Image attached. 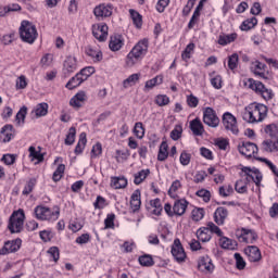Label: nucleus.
I'll return each instance as SVG.
<instances>
[{
  "label": "nucleus",
  "instance_id": "49530a36",
  "mask_svg": "<svg viewBox=\"0 0 278 278\" xmlns=\"http://www.w3.org/2000/svg\"><path fill=\"white\" fill-rule=\"evenodd\" d=\"M194 47H195L194 43L191 42L185 48V50L181 53V58L184 62H188V60L192 58V53H194Z\"/></svg>",
  "mask_w": 278,
  "mask_h": 278
},
{
  "label": "nucleus",
  "instance_id": "6e6d98bb",
  "mask_svg": "<svg viewBox=\"0 0 278 278\" xmlns=\"http://www.w3.org/2000/svg\"><path fill=\"white\" fill-rule=\"evenodd\" d=\"M25 116H27V106H22L15 116L17 125H23L25 123Z\"/></svg>",
  "mask_w": 278,
  "mask_h": 278
},
{
  "label": "nucleus",
  "instance_id": "c756f323",
  "mask_svg": "<svg viewBox=\"0 0 278 278\" xmlns=\"http://www.w3.org/2000/svg\"><path fill=\"white\" fill-rule=\"evenodd\" d=\"M40 147H38V150H36V147L30 146L28 148V152H29V157L31 159V162H34V160H37V164H40V162H45V154H42Z\"/></svg>",
  "mask_w": 278,
  "mask_h": 278
},
{
  "label": "nucleus",
  "instance_id": "72a5a7b5",
  "mask_svg": "<svg viewBox=\"0 0 278 278\" xmlns=\"http://www.w3.org/2000/svg\"><path fill=\"white\" fill-rule=\"evenodd\" d=\"M219 247H222V249H227L228 251H233V249L238 247V243L235 240L222 236L219 239Z\"/></svg>",
  "mask_w": 278,
  "mask_h": 278
},
{
  "label": "nucleus",
  "instance_id": "603ef678",
  "mask_svg": "<svg viewBox=\"0 0 278 278\" xmlns=\"http://www.w3.org/2000/svg\"><path fill=\"white\" fill-rule=\"evenodd\" d=\"M134 134L136 138H139V140L144 138V126L142 125V122H137L135 124Z\"/></svg>",
  "mask_w": 278,
  "mask_h": 278
},
{
  "label": "nucleus",
  "instance_id": "b1692460",
  "mask_svg": "<svg viewBox=\"0 0 278 278\" xmlns=\"http://www.w3.org/2000/svg\"><path fill=\"white\" fill-rule=\"evenodd\" d=\"M140 197H141L140 189L135 190L130 197V207L135 213L138 212L140 210V206L142 205V201L140 200Z\"/></svg>",
  "mask_w": 278,
  "mask_h": 278
},
{
  "label": "nucleus",
  "instance_id": "f8f14e48",
  "mask_svg": "<svg viewBox=\"0 0 278 278\" xmlns=\"http://www.w3.org/2000/svg\"><path fill=\"white\" fill-rule=\"evenodd\" d=\"M172 255L179 264H181V262H186V251L184 250V245H181V241L179 239L174 240L172 245Z\"/></svg>",
  "mask_w": 278,
  "mask_h": 278
},
{
  "label": "nucleus",
  "instance_id": "a19ab883",
  "mask_svg": "<svg viewBox=\"0 0 278 278\" xmlns=\"http://www.w3.org/2000/svg\"><path fill=\"white\" fill-rule=\"evenodd\" d=\"M257 25V17H251L242 22L240 29L241 31H249Z\"/></svg>",
  "mask_w": 278,
  "mask_h": 278
},
{
  "label": "nucleus",
  "instance_id": "2eb2a0df",
  "mask_svg": "<svg viewBox=\"0 0 278 278\" xmlns=\"http://www.w3.org/2000/svg\"><path fill=\"white\" fill-rule=\"evenodd\" d=\"M242 173L247 176L249 181H254L255 186H260L262 184V173H260V169L257 168H251V167H242Z\"/></svg>",
  "mask_w": 278,
  "mask_h": 278
},
{
  "label": "nucleus",
  "instance_id": "473e14b6",
  "mask_svg": "<svg viewBox=\"0 0 278 278\" xmlns=\"http://www.w3.org/2000/svg\"><path fill=\"white\" fill-rule=\"evenodd\" d=\"M266 139L278 140V126L277 124H269L265 127Z\"/></svg>",
  "mask_w": 278,
  "mask_h": 278
},
{
  "label": "nucleus",
  "instance_id": "e2e57ef3",
  "mask_svg": "<svg viewBox=\"0 0 278 278\" xmlns=\"http://www.w3.org/2000/svg\"><path fill=\"white\" fill-rule=\"evenodd\" d=\"M191 214L192 220L199 223V220H203V217L205 216V211L203 208H194Z\"/></svg>",
  "mask_w": 278,
  "mask_h": 278
},
{
  "label": "nucleus",
  "instance_id": "7c9ffc66",
  "mask_svg": "<svg viewBox=\"0 0 278 278\" xmlns=\"http://www.w3.org/2000/svg\"><path fill=\"white\" fill-rule=\"evenodd\" d=\"M83 81H85L84 78L80 76L79 73H77L67 81L65 88H67V90H75V88H79V86H81Z\"/></svg>",
  "mask_w": 278,
  "mask_h": 278
},
{
  "label": "nucleus",
  "instance_id": "f03ea898",
  "mask_svg": "<svg viewBox=\"0 0 278 278\" xmlns=\"http://www.w3.org/2000/svg\"><path fill=\"white\" fill-rule=\"evenodd\" d=\"M148 52H149V40L148 39L139 40L126 56L125 64L127 68H132V66H136V64L142 62L144 55H147Z\"/></svg>",
  "mask_w": 278,
  "mask_h": 278
},
{
  "label": "nucleus",
  "instance_id": "6e6552de",
  "mask_svg": "<svg viewBox=\"0 0 278 278\" xmlns=\"http://www.w3.org/2000/svg\"><path fill=\"white\" fill-rule=\"evenodd\" d=\"M203 123L207 125V127L216 128L220 125V118L216 114V111L213 108H204L203 109Z\"/></svg>",
  "mask_w": 278,
  "mask_h": 278
},
{
  "label": "nucleus",
  "instance_id": "5fc2aeb1",
  "mask_svg": "<svg viewBox=\"0 0 278 278\" xmlns=\"http://www.w3.org/2000/svg\"><path fill=\"white\" fill-rule=\"evenodd\" d=\"M240 58L238 56V53H233L230 56H228V68L230 71H236L238 68V62Z\"/></svg>",
  "mask_w": 278,
  "mask_h": 278
},
{
  "label": "nucleus",
  "instance_id": "20e7f679",
  "mask_svg": "<svg viewBox=\"0 0 278 278\" xmlns=\"http://www.w3.org/2000/svg\"><path fill=\"white\" fill-rule=\"evenodd\" d=\"M189 202L186 199H179L174 202V205L170 203H166L164 205V212L173 218V216H184L186 214V210H188Z\"/></svg>",
  "mask_w": 278,
  "mask_h": 278
},
{
  "label": "nucleus",
  "instance_id": "0eeeda50",
  "mask_svg": "<svg viewBox=\"0 0 278 278\" xmlns=\"http://www.w3.org/2000/svg\"><path fill=\"white\" fill-rule=\"evenodd\" d=\"M222 123L226 131H230L233 134V136H238V134H240V129L238 128V119L230 112L223 114Z\"/></svg>",
  "mask_w": 278,
  "mask_h": 278
},
{
  "label": "nucleus",
  "instance_id": "f3484780",
  "mask_svg": "<svg viewBox=\"0 0 278 278\" xmlns=\"http://www.w3.org/2000/svg\"><path fill=\"white\" fill-rule=\"evenodd\" d=\"M263 153H278V139H265L261 143Z\"/></svg>",
  "mask_w": 278,
  "mask_h": 278
},
{
  "label": "nucleus",
  "instance_id": "37998d69",
  "mask_svg": "<svg viewBox=\"0 0 278 278\" xmlns=\"http://www.w3.org/2000/svg\"><path fill=\"white\" fill-rule=\"evenodd\" d=\"M167 157H168V144L165 141H163L159 150L157 160L159 162H164Z\"/></svg>",
  "mask_w": 278,
  "mask_h": 278
},
{
  "label": "nucleus",
  "instance_id": "7ed1b4c3",
  "mask_svg": "<svg viewBox=\"0 0 278 278\" xmlns=\"http://www.w3.org/2000/svg\"><path fill=\"white\" fill-rule=\"evenodd\" d=\"M20 38H22L23 42L34 45V42H36V38H38L36 25L29 21H22L20 26Z\"/></svg>",
  "mask_w": 278,
  "mask_h": 278
},
{
  "label": "nucleus",
  "instance_id": "1a4fd4ad",
  "mask_svg": "<svg viewBox=\"0 0 278 278\" xmlns=\"http://www.w3.org/2000/svg\"><path fill=\"white\" fill-rule=\"evenodd\" d=\"M238 151L241 153V155H244L248 159L254 157V160H257L260 157L257 156L260 148H257V144L251 141H243L242 144H239Z\"/></svg>",
  "mask_w": 278,
  "mask_h": 278
},
{
  "label": "nucleus",
  "instance_id": "bf43d9fd",
  "mask_svg": "<svg viewBox=\"0 0 278 278\" xmlns=\"http://www.w3.org/2000/svg\"><path fill=\"white\" fill-rule=\"evenodd\" d=\"M36 178H30L29 181L25 185L22 194H31V192L34 191V188H36Z\"/></svg>",
  "mask_w": 278,
  "mask_h": 278
},
{
  "label": "nucleus",
  "instance_id": "6ab92c4d",
  "mask_svg": "<svg viewBox=\"0 0 278 278\" xmlns=\"http://www.w3.org/2000/svg\"><path fill=\"white\" fill-rule=\"evenodd\" d=\"M14 138V126L7 124L0 130V142H10Z\"/></svg>",
  "mask_w": 278,
  "mask_h": 278
},
{
  "label": "nucleus",
  "instance_id": "864d4df0",
  "mask_svg": "<svg viewBox=\"0 0 278 278\" xmlns=\"http://www.w3.org/2000/svg\"><path fill=\"white\" fill-rule=\"evenodd\" d=\"M205 229H208L211 236L212 233H216V236H218L219 238H223V230L219 229L218 226H216V224H214L213 222H208L206 224V227H204Z\"/></svg>",
  "mask_w": 278,
  "mask_h": 278
},
{
  "label": "nucleus",
  "instance_id": "de8ad7c7",
  "mask_svg": "<svg viewBox=\"0 0 278 278\" xmlns=\"http://www.w3.org/2000/svg\"><path fill=\"white\" fill-rule=\"evenodd\" d=\"M77 135V129L75 127H71L68 129V132L66 135V138H65V144L67 147H71L73 144H75V136Z\"/></svg>",
  "mask_w": 278,
  "mask_h": 278
},
{
  "label": "nucleus",
  "instance_id": "a18cd8bd",
  "mask_svg": "<svg viewBox=\"0 0 278 278\" xmlns=\"http://www.w3.org/2000/svg\"><path fill=\"white\" fill-rule=\"evenodd\" d=\"M253 72L255 75H258V77H264L265 74L264 72L266 71V64L260 62V61H255L253 63Z\"/></svg>",
  "mask_w": 278,
  "mask_h": 278
},
{
  "label": "nucleus",
  "instance_id": "338daca9",
  "mask_svg": "<svg viewBox=\"0 0 278 278\" xmlns=\"http://www.w3.org/2000/svg\"><path fill=\"white\" fill-rule=\"evenodd\" d=\"M190 160H192V154L182 151L179 159L181 166H188V164H190Z\"/></svg>",
  "mask_w": 278,
  "mask_h": 278
},
{
  "label": "nucleus",
  "instance_id": "c9c22d12",
  "mask_svg": "<svg viewBox=\"0 0 278 278\" xmlns=\"http://www.w3.org/2000/svg\"><path fill=\"white\" fill-rule=\"evenodd\" d=\"M248 186H249V178H245V180L239 179L235 185V190L239 194H247V192L249 191Z\"/></svg>",
  "mask_w": 278,
  "mask_h": 278
},
{
  "label": "nucleus",
  "instance_id": "4be33fe9",
  "mask_svg": "<svg viewBox=\"0 0 278 278\" xmlns=\"http://www.w3.org/2000/svg\"><path fill=\"white\" fill-rule=\"evenodd\" d=\"M199 268L200 270H203L204 273H214V263H212V258L207 255L202 256L199 262Z\"/></svg>",
  "mask_w": 278,
  "mask_h": 278
},
{
  "label": "nucleus",
  "instance_id": "a878e982",
  "mask_svg": "<svg viewBox=\"0 0 278 278\" xmlns=\"http://www.w3.org/2000/svg\"><path fill=\"white\" fill-rule=\"evenodd\" d=\"M190 129L193 136H203V131H205V129L203 128V123H201V119L199 117L190 122Z\"/></svg>",
  "mask_w": 278,
  "mask_h": 278
},
{
  "label": "nucleus",
  "instance_id": "ddd939ff",
  "mask_svg": "<svg viewBox=\"0 0 278 278\" xmlns=\"http://www.w3.org/2000/svg\"><path fill=\"white\" fill-rule=\"evenodd\" d=\"M112 4H99L93 9V14L96 16V18H99V21H101V18H109V16H112Z\"/></svg>",
  "mask_w": 278,
  "mask_h": 278
},
{
  "label": "nucleus",
  "instance_id": "4468645a",
  "mask_svg": "<svg viewBox=\"0 0 278 278\" xmlns=\"http://www.w3.org/2000/svg\"><path fill=\"white\" fill-rule=\"evenodd\" d=\"M23 241L21 239H15L4 242L3 248L0 250V255H10V253H16L21 249Z\"/></svg>",
  "mask_w": 278,
  "mask_h": 278
},
{
  "label": "nucleus",
  "instance_id": "4c0bfd02",
  "mask_svg": "<svg viewBox=\"0 0 278 278\" xmlns=\"http://www.w3.org/2000/svg\"><path fill=\"white\" fill-rule=\"evenodd\" d=\"M86 142H88V140L86 139V132H81L74 150V153L76 155H80V153H84V149H86Z\"/></svg>",
  "mask_w": 278,
  "mask_h": 278
},
{
  "label": "nucleus",
  "instance_id": "ea45409f",
  "mask_svg": "<svg viewBox=\"0 0 278 278\" xmlns=\"http://www.w3.org/2000/svg\"><path fill=\"white\" fill-rule=\"evenodd\" d=\"M210 77L213 88H215V90H220V88H223V76L216 75V72H213L210 74Z\"/></svg>",
  "mask_w": 278,
  "mask_h": 278
},
{
  "label": "nucleus",
  "instance_id": "9b49d317",
  "mask_svg": "<svg viewBox=\"0 0 278 278\" xmlns=\"http://www.w3.org/2000/svg\"><path fill=\"white\" fill-rule=\"evenodd\" d=\"M108 30L109 27L105 23L92 25V35L99 42H105V40H108Z\"/></svg>",
  "mask_w": 278,
  "mask_h": 278
},
{
  "label": "nucleus",
  "instance_id": "680f3d73",
  "mask_svg": "<svg viewBox=\"0 0 278 278\" xmlns=\"http://www.w3.org/2000/svg\"><path fill=\"white\" fill-rule=\"evenodd\" d=\"M179 188H181V181L175 180L168 190V194L172 199L177 197V190H179Z\"/></svg>",
  "mask_w": 278,
  "mask_h": 278
},
{
  "label": "nucleus",
  "instance_id": "3c124183",
  "mask_svg": "<svg viewBox=\"0 0 278 278\" xmlns=\"http://www.w3.org/2000/svg\"><path fill=\"white\" fill-rule=\"evenodd\" d=\"M233 192V187L231 185H224L219 187L218 193L219 197H223L226 199L227 197H231V193Z\"/></svg>",
  "mask_w": 278,
  "mask_h": 278
},
{
  "label": "nucleus",
  "instance_id": "4d7b16f0",
  "mask_svg": "<svg viewBox=\"0 0 278 278\" xmlns=\"http://www.w3.org/2000/svg\"><path fill=\"white\" fill-rule=\"evenodd\" d=\"M78 75L81 76L83 81H86L88 77H91V75H94V67L92 66L84 67L83 70H80V72H78Z\"/></svg>",
  "mask_w": 278,
  "mask_h": 278
},
{
  "label": "nucleus",
  "instance_id": "e433bc0d",
  "mask_svg": "<svg viewBox=\"0 0 278 278\" xmlns=\"http://www.w3.org/2000/svg\"><path fill=\"white\" fill-rule=\"evenodd\" d=\"M34 112L37 118H40V116H47V114H49V104L47 102H41L35 106Z\"/></svg>",
  "mask_w": 278,
  "mask_h": 278
},
{
  "label": "nucleus",
  "instance_id": "69168bd1",
  "mask_svg": "<svg viewBox=\"0 0 278 278\" xmlns=\"http://www.w3.org/2000/svg\"><path fill=\"white\" fill-rule=\"evenodd\" d=\"M257 161L264 162V164H266V166H268V168L271 170V173H274V175L276 177H278V168L275 164H273V162H270V161H268V159H264V157H258Z\"/></svg>",
  "mask_w": 278,
  "mask_h": 278
},
{
  "label": "nucleus",
  "instance_id": "39448f33",
  "mask_svg": "<svg viewBox=\"0 0 278 278\" xmlns=\"http://www.w3.org/2000/svg\"><path fill=\"white\" fill-rule=\"evenodd\" d=\"M248 88L256 92V94H260L262 99L265 101H270L274 99L275 93L273 92V89L266 88L260 80H255L253 78L248 79Z\"/></svg>",
  "mask_w": 278,
  "mask_h": 278
},
{
  "label": "nucleus",
  "instance_id": "dca6fc26",
  "mask_svg": "<svg viewBox=\"0 0 278 278\" xmlns=\"http://www.w3.org/2000/svg\"><path fill=\"white\" fill-rule=\"evenodd\" d=\"M75 71H77V59L75 56H67L63 63L64 77H70Z\"/></svg>",
  "mask_w": 278,
  "mask_h": 278
},
{
  "label": "nucleus",
  "instance_id": "58836bf2",
  "mask_svg": "<svg viewBox=\"0 0 278 278\" xmlns=\"http://www.w3.org/2000/svg\"><path fill=\"white\" fill-rule=\"evenodd\" d=\"M148 175H151L150 169H141L140 172L136 173L134 175V177H135L134 185L140 186V184H142V181H144V179H147Z\"/></svg>",
  "mask_w": 278,
  "mask_h": 278
},
{
  "label": "nucleus",
  "instance_id": "a211bd4d",
  "mask_svg": "<svg viewBox=\"0 0 278 278\" xmlns=\"http://www.w3.org/2000/svg\"><path fill=\"white\" fill-rule=\"evenodd\" d=\"M244 253L249 262H260L262 260V252L256 245H249L244 249Z\"/></svg>",
  "mask_w": 278,
  "mask_h": 278
},
{
  "label": "nucleus",
  "instance_id": "2f4dec72",
  "mask_svg": "<svg viewBox=\"0 0 278 278\" xmlns=\"http://www.w3.org/2000/svg\"><path fill=\"white\" fill-rule=\"evenodd\" d=\"M197 238L200 242H210L212 240V232L208 228L201 227L197 230Z\"/></svg>",
  "mask_w": 278,
  "mask_h": 278
},
{
  "label": "nucleus",
  "instance_id": "c85d7f7f",
  "mask_svg": "<svg viewBox=\"0 0 278 278\" xmlns=\"http://www.w3.org/2000/svg\"><path fill=\"white\" fill-rule=\"evenodd\" d=\"M111 188H114V190L127 188V178L125 176L111 177Z\"/></svg>",
  "mask_w": 278,
  "mask_h": 278
},
{
  "label": "nucleus",
  "instance_id": "052dcab7",
  "mask_svg": "<svg viewBox=\"0 0 278 278\" xmlns=\"http://www.w3.org/2000/svg\"><path fill=\"white\" fill-rule=\"evenodd\" d=\"M35 215L38 220H46L47 216V206H37L35 207Z\"/></svg>",
  "mask_w": 278,
  "mask_h": 278
},
{
  "label": "nucleus",
  "instance_id": "9d476101",
  "mask_svg": "<svg viewBox=\"0 0 278 278\" xmlns=\"http://www.w3.org/2000/svg\"><path fill=\"white\" fill-rule=\"evenodd\" d=\"M239 242H245V244H254L257 241V232L252 229L242 228L236 233Z\"/></svg>",
  "mask_w": 278,
  "mask_h": 278
},
{
  "label": "nucleus",
  "instance_id": "aec40b11",
  "mask_svg": "<svg viewBox=\"0 0 278 278\" xmlns=\"http://www.w3.org/2000/svg\"><path fill=\"white\" fill-rule=\"evenodd\" d=\"M88 99V96H86V91H78L71 100L70 105L72 108H81L84 103H86V100Z\"/></svg>",
  "mask_w": 278,
  "mask_h": 278
},
{
  "label": "nucleus",
  "instance_id": "c03bdc74",
  "mask_svg": "<svg viewBox=\"0 0 278 278\" xmlns=\"http://www.w3.org/2000/svg\"><path fill=\"white\" fill-rule=\"evenodd\" d=\"M129 13L132 18L134 25L137 27V29H140V27H142V15H140V13H138L134 9H130Z\"/></svg>",
  "mask_w": 278,
  "mask_h": 278
},
{
  "label": "nucleus",
  "instance_id": "393cba45",
  "mask_svg": "<svg viewBox=\"0 0 278 278\" xmlns=\"http://www.w3.org/2000/svg\"><path fill=\"white\" fill-rule=\"evenodd\" d=\"M238 39V34L231 33V34H222L218 37V45L222 47H227V45H231V42H236Z\"/></svg>",
  "mask_w": 278,
  "mask_h": 278
},
{
  "label": "nucleus",
  "instance_id": "cd10ccee",
  "mask_svg": "<svg viewBox=\"0 0 278 278\" xmlns=\"http://www.w3.org/2000/svg\"><path fill=\"white\" fill-rule=\"evenodd\" d=\"M123 45H125L123 37L121 35H115L111 37L109 47L111 51H121V49H123Z\"/></svg>",
  "mask_w": 278,
  "mask_h": 278
},
{
  "label": "nucleus",
  "instance_id": "774afa93",
  "mask_svg": "<svg viewBox=\"0 0 278 278\" xmlns=\"http://www.w3.org/2000/svg\"><path fill=\"white\" fill-rule=\"evenodd\" d=\"M48 253H49L50 257H52L53 262H59L60 261V248L51 247L48 250Z\"/></svg>",
  "mask_w": 278,
  "mask_h": 278
},
{
  "label": "nucleus",
  "instance_id": "8fccbe9b",
  "mask_svg": "<svg viewBox=\"0 0 278 278\" xmlns=\"http://www.w3.org/2000/svg\"><path fill=\"white\" fill-rule=\"evenodd\" d=\"M46 219L45 220H58L60 218V208L51 210L46 206Z\"/></svg>",
  "mask_w": 278,
  "mask_h": 278
},
{
  "label": "nucleus",
  "instance_id": "412c9836",
  "mask_svg": "<svg viewBox=\"0 0 278 278\" xmlns=\"http://www.w3.org/2000/svg\"><path fill=\"white\" fill-rule=\"evenodd\" d=\"M227 216H229V211L225 208V206L217 207L214 213V220L216 225H225Z\"/></svg>",
  "mask_w": 278,
  "mask_h": 278
},
{
  "label": "nucleus",
  "instance_id": "f257e3e1",
  "mask_svg": "<svg viewBox=\"0 0 278 278\" xmlns=\"http://www.w3.org/2000/svg\"><path fill=\"white\" fill-rule=\"evenodd\" d=\"M268 116V106L253 102L244 108L242 118L245 123H262Z\"/></svg>",
  "mask_w": 278,
  "mask_h": 278
},
{
  "label": "nucleus",
  "instance_id": "423d86ee",
  "mask_svg": "<svg viewBox=\"0 0 278 278\" xmlns=\"http://www.w3.org/2000/svg\"><path fill=\"white\" fill-rule=\"evenodd\" d=\"M23 225H25V211L18 210L13 212L8 225L11 233H21L23 231Z\"/></svg>",
  "mask_w": 278,
  "mask_h": 278
},
{
  "label": "nucleus",
  "instance_id": "f704fd0d",
  "mask_svg": "<svg viewBox=\"0 0 278 278\" xmlns=\"http://www.w3.org/2000/svg\"><path fill=\"white\" fill-rule=\"evenodd\" d=\"M162 84H164V76L157 75L154 78L146 81L144 89L152 90V88H155V86H160Z\"/></svg>",
  "mask_w": 278,
  "mask_h": 278
},
{
  "label": "nucleus",
  "instance_id": "bb28decb",
  "mask_svg": "<svg viewBox=\"0 0 278 278\" xmlns=\"http://www.w3.org/2000/svg\"><path fill=\"white\" fill-rule=\"evenodd\" d=\"M149 205L150 206H147V210H151L152 207V214H154V216H162L164 207L162 206V200H160V198L151 200Z\"/></svg>",
  "mask_w": 278,
  "mask_h": 278
},
{
  "label": "nucleus",
  "instance_id": "79ce46f5",
  "mask_svg": "<svg viewBox=\"0 0 278 278\" xmlns=\"http://www.w3.org/2000/svg\"><path fill=\"white\" fill-rule=\"evenodd\" d=\"M140 80V74H131L128 78L123 81L124 88H131V86H136Z\"/></svg>",
  "mask_w": 278,
  "mask_h": 278
},
{
  "label": "nucleus",
  "instance_id": "0e129e2a",
  "mask_svg": "<svg viewBox=\"0 0 278 278\" xmlns=\"http://www.w3.org/2000/svg\"><path fill=\"white\" fill-rule=\"evenodd\" d=\"M139 264L141 266H153V264H154L153 257H151V255H149V254H144L139 257Z\"/></svg>",
  "mask_w": 278,
  "mask_h": 278
},
{
  "label": "nucleus",
  "instance_id": "09e8293b",
  "mask_svg": "<svg viewBox=\"0 0 278 278\" xmlns=\"http://www.w3.org/2000/svg\"><path fill=\"white\" fill-rule=\"evenodd\" d=\"M64 170H66V165L60 164L52 175L53 181H55V182L60 181V179H62V177H64Z\"/></svg>",
  "mask_w": 278,
  "mask_h": 278
},
{
  "label": "nucleus",
  "instance_id": "13d9d810",
  "mask_svg": "<svg viewBox=\"0 0 278 278\" xmlns=\"http://www.w3.org/2000/svg\"><path fill=\"white\" fill-rule=\"evenodd\" d=\"M155 103L160 108H164V105H168L170 103V98L166 94H159L155 97Z\"/></svg>",
  "mask_w": 278,
  "mask_h": 278
},
{
  "label": "nucleus",
  "instance_id": "5701e85b",
  "mask_svg": "<svg viewBox=\"0 0 278 278\" xmlns=\"http://www.w3.org/2000/svg\"><path fill=\"white\" fill-rule=\"evenodd\" d=\"M85 53L91 58L93 62H101V60H103V52L99 49L92 48V46H87L85 48Z\"/></svg>",
  "mask_w": 278,
  "mask_h": 278
}]
</instances>
